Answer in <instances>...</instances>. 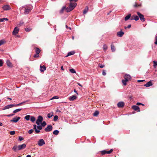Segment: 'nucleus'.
I'll list each match as a JSON object with an SVG mask.
<instances>
[{
  "label": "nucleus",
  "instance_id": "f257e3e1",
  "mask_svg": "<svg viewBox=\"0 0 157 157\" xmlns=\"http://www.w3.org/2000/svg\"><path fill=\"white\" fill-rule=\"evenodd\" d=\"M33 6L31 5L24 6L21 7L20 8V10L21 12L23 10H24V14H28L32 10Z\"/></svg>",
  "mask_w": 157,
  "mask_h": 157
},
{
  "label": "nucleus",
  "instance_id": "f03ea898",
  "mask_svg": "<svg viewBox=\"0 0 157 157\" xmlns=\"http://www.w3.org/2000/svg\"><path fill=\"white\" fill-rule=\"evenodd\" d=\"M26 147V145L23 144L21 145L17 146L15 145L13 147L12 149L15 152H17L18 150H20L25 149Z\"/></svg>",
  "mask_w": 157,
  "mask_h": 157
},
{
  "label": "nucleus",
  "instance_id": "7ed1b4c3",
  "mask_svg": "<svg viewBox=\"0 0 157 157\" xmlns=\"http://www.w3.org/2000/svg\"><path fill=\"white\" fill-rule=\"evenodd\" d=\"M43 127L41 125H36L35 124L33 125V129L35 130V132L36 133H38L40 132V130H41Z\"/></svg>",
  "mask_w": 157,
  "mask_h": 157
},
{
  "label": "nucleus",
  "instance_id": "20e7f679",
  "mask_svg": "<svg viewBox=\"0 0 157 157\" xmlns=\"http://www.w3.org/2000/svg\"><path fill=\"white\" fill-rule=\"evenodd\" d=\"M78 0H70V1L71 2L72 1H74L75 2H71L69 5L70 8H71L72 10H73L76 6L77 4L75 2L78 1Z\"/></svg>",
  "mask_w": 157,
  "mask_h": 157
},
{
  "label": "nucleus",
  "instance_id": "39448f33",
  "mask_svg": "<svg viewBox=\"0 0 157 157\" xmlns=\"http://www.w3.org/2000/svg\"><path fill=\"white\" fill-rule=\"evenodd\" d=\"M137 13L140 20L143 22L144 21L145 19L144 18V16L139 12H137Z\"/></svg>",
  "mask_w": 157,
  "mask_h": 157
},
{
  "label": "nucleus",
  "instance_id": "423d86ee",
  "mask_svg": "<svg viewBox=\"0 0 157 157\" xmlns=\"http://www.w3.org/2000/svg\"><path fill=\"white\" fill-rule=\"evenodd\" d=\"M113 151V150L112 149H111L109 151L104 150L101 151V153L102 155H104L106 154H110Z\"/></svg>",
  "mask_w": 157,
  "mask_h": 157
},
{
  "label": "nucleus",
  "instance_id": "0eeeda50",
  "mask_svg": "<svg viewBox=\"0 0 157 157\" xmlns=\"http://www.w3.org/2000/svg\"><path fill=\"white\" fill-rule=\"evenodd\" d=\"M38 144L40 146H43L45 144L44 141L43 139H41L38 141Z\"/></svg>",
  "mask_w": 157,
  "mask_h": 157
},
{
  "label": "nucleus",
  "instance_id": "6e6552de",
  "mask_svg": "<svg viewBox=\"0 0 157 157\" xmlns=\"http://www.w3.org/2000/svg\"><path fill=\"white\" fill-rule=\"evenodd\" d=\"M52 125H49L44 129V130L46 132H49L52 130Z\"/></svg>",
  "mask_w": 157,
  "mask_h": 157
},
{
  "label": "nucleus",
  "instance_id": "1a4fd4ad",
  "mask_svg": "<svg viewBox=\"0 0 157 157\" xmlns=\"http://www.w3.org/2000/svg\"><path fill=\"white\" fill-rule=\"evenodd\" d=\"M21 119V117H16L13 118V119L11 120L10 121L11 122H14L15 123L17 122L19 119Z\"/></svg>",
  "mask_w": 157,
  "mask_h": 157
},
{
  "label": "nucleus",
  "instance_id": "9d476101",
  "mask_svg": "<svg viewBox=\"0 0 157 157\" xmlns=\"http://www.w3.org/2000/svg\"><path fill=\"white\" fill-rule=\"evenodd\" d=\"M19 29L17 27H16L13 30L12 32L13 35H15L18 33L19 31Z\"/></svg>",
  "mask_w": 157,
  "mask_h": 157
},
{
  "label": "nucleus",
  "instance_id": "9b49d317",
  "mask_svg": "<svg viewBox=\"0 0 157 157\" xmlns=\"http://www.w3.org/2000/svg\"><path fill=\"white\" fill-rule=\"evenodd\" d=\"M124 34V33L122 31V29H121V31L118 32L117 33V35L119 37H121Z\"/></svg>",
  "mask_w": 157,
  "mask_h": 157
},
{
  "label": "nucleus",
  "instance_id": "f8f14e48",
  "mask_svg": "<svg viewBox=\"0 0 157 157\" xmlns=\"http://www.w3.org/2000/svg\"><path fill=\"white\" fill-rule=\"evenodd\" d=\"M14 104H10L7 105L4 107L3 108V110L6 109H9L10 108H12L14 106Z\"/></svg>",
  "mask_w": 157,
  "mask_h": 157
},
{
  "label": "nucleus",
  "instance_id": "ddd939ff",
  "mask_svg": "<svg viewBox=\"0 0 157 157\" xmlns=\"http://www.w3.org/2000/svg\"><path fill=\"white\" fill-rule=\"evenodd\" d=\"M3 9L5 10H10L11 9L10 6L8 5H6L2 7Z\"/></svg>",
  "mask_w": 157,
  "mask_h": 157
},
{
  "label": "nucleus",
  "instance_id": "4468645a",
  "mask_svg": "<svg viewBox=\"0 0 157 157\" xmlns=\"http://www.w3.org/2000/svg\"><path fill=\"white\" fill-rule=\"evenodd\" d=\"M124 79L127 80L128 81L130 80L131 78V77L130 75L128 74H125L124 76Z\"/></svg>",
  "mask_w": 157,
  "mask_h": 157
},
{
  "label": "nucleus",
  "instance_id": "2eb2a0df",
  "mask_svg": "<svg viewBox=\"0 0 157 157\" xmlns=\"http://www.w3.org/2000/svg\"><path fill=\"white\" fill-rule=\"evenodd\" d=\"M124 103L123 101L119 102L117 104V106L119 108L123 107L124 106Z\"/></svg>",
  "mask_w": 157,
  "mask_h": 157
},
{
  "label": "nucleus",
  "instance_id": "dca6fc26",
  "mask_svg": "<svg viewBox=\"0 0 157 157\" xmlns=\"http://www.w3.org/2000/svg\"><path fill=\"white\" fill-rule=\"evenodd\" d=\"M132 109L135 110L137 111L138 112L140 111L139 107L136 105H133L132 106Z\"/></svg>",
  "mask_w": 157,
  "mask_h": 157
},
{
  "label": "nucleus",
  "instance_id": "f3484780",
  "mask_svg": "<svg viewBox=\"0 0 157 157\" xmlns=\"http://www.w3.org/2000/svg\"><path fill=\"white\" fill-rule=\"evenodd\" d=\"M40 70L41 72H43L46 70V67L44 65L40 66Z\"/></svg>",
  "mask_w": 157,
  "mask_h": 157
},
{
  "label": "nucleus",
  "instance_id": "a211bd4d",
  "mask_svg": "<svg viewBox=\"0 0 157 157\" xmlns=\"http://www.w3.org/2000/svg\"><path fill=\"white\" fill-rule=\"evenodd\" d=\"M146 87H149L152 85V82L151 81L148 82L146 84L144 85Z\"/></svg>",
  "mask_w": 157,
  "mask_h": 157
},
{
  "label": "nucleus",
  "instance_id": "6ab92c4d",
  "mask_svg": "<svg viewBox=\"0 0 157 157\" xmlns=\"http://www.w3.org/2000/svg\"><path fill=\"white\" fill-rule=\"evenodd\" d=\"M76 98V96L75 95H73L72 96H70L69 98V99L70 101H73Z\"/></svg>",
  "mask_w": 157,
  "mask_h": 157
},
{
  "label": "nucleus",
  "instance_id": "aec40b11",
  "mask_svg": "<svg viewBox=\"0 0 157 157\" xmlns=\"http://www.w3.org/2000/svg\"><path fill=\"white\" fill-rule=\"evenodd\" d=\"M130 20H135L136 21H137L139 20V17H138V16H136V15L133 16V17L132 18H131Z\"/></svg>",
  "mask_w": 157,
  "mask_h": 157
},
{
  "label": "nucleus",
  "instance_id": "412c9836",
  "mask_svg": "<svg viewBox=\"0 0 157 157\" xmlns=\"http://www.w3.org/2000/svg\"><path fill=\"white\" fill-rule=\"evenodd\" d=\"M37 120V122H38V121H39L40 122H41L43 120V117L41 116H39L38 117V119Z\"/></svg>",
  "mask_w": 157,
  "mask_h": 157
},
{
  "label": "nucleus",
  "instance_id": "4be33fe9",
  "mask_svg": "<svg viewBox=\"0 0 157 157\" xmlns=\"http://www.w3.org/2000/svg\"><path fill=\"white\" fill-rule=\"evenodd\" d=\"M75 52L73 51L69 52H68L67 55L66 56V57H67L68 56H69L74 55L75 54Z\"/></svg>",
  "mask_w": 157,
  "mask_h": 157
},
{
  "label": "nucleus",
  "instance_id": "5701e85b",
  "mask_svg": "<svg viewBox=\"0 0 157 157\" xmlns=\"http://www.w3.org/2000/svg\"><path fill=\"white\" fill-rule=\"evenodd\" d=\"M6 63L7 66L9 67H12V64L9 60H7Z\"/></svg>",
  "mask_w": 157,
  "mask_h": 157
},
{
  "label": "nucleus",
  "instance_id": "b1692460",
  "mask_svg": "<svg viewBox=\"0 0 157 157\" xmlns=\"http://www.w3.org/2000/svg\"><path fill=\"white\" fill-rule=\"evenodd\" d=\"M131 16V14H128L124 18V20L125 21H127L130 18V17Z\"/></svg>",
  "mask_w": 157,
  "mask_h": 157
},
{
  "label": "nucleus",
  "instance_id": "393cba45",
  "mask_svg": "<svg viewBox=\"0 0 157 157\" xmlns=\"http://www.w3.org/2000/svg\"><path fill=\"white\" fill-rule=\"evenodd\" d=\"M72 10V9H71V8H70V7L69 6L68 7H67V8H66V9H65L66 11L67 12H70Z\"/></svg>",
  "mask_w": 157,
  "mask_h": 157
},
{
  "label": "nucleus",
  "instance_id": "a878e982",
  "mask_svg": "<svg viewBox=\"0 0 157 157\" xmlns=\"http://www.w3.org/2000/svg\"><path fill=\"white\" fill-rule=\"evenodd\" d=\"M128 81V80H126L125 79H123L122 80V83H123L124 85V86H126V85L127 82Z\"/></svg>",
  "mask_w": 157,
  "mask_h": 157
},
{
  "label": "nucleus",
  "instance_id": "bb28decb",
  "mask_svg": "<svg viewBox=\"0 0 157 157\" xmlns=\"http://www.w3.org/2000/svg\"><path fill=\"white\" fill-rule=\"evenodd\" d=\"M111 49L112 52H113L115 51V48L114 46L112 44L111 45Z\"/></svg>",
  "mask_w": 157,
  "mask_h": 157
},
{
  "label": "nucleus",
  "instance_id": "cd10ccee",
  "mask_svg": "<svg viewBox=\"0 0 157 157\" xmlns=\"http://www.w3.org/2000/svg\"><path fill=\"white\" fill-rule=\"evenodd\" d=\"M88 10V8L86 7V8L83 10V13L85 14L87 13Z\"/></svg>",
  "mask_w": 157,
  "mask_h": 157
},
{
  "label": "nucleus",
  "instance_id": "c85d7f7f",
  "mask_svg": "<svg viewBox=\"0 0 157 157\" xmlns=\"http://www.w3.org/2000/svg\"><path fill=\"white\" fill-rule=\"evenodd\" d=\"M21 110V109H17L14 110L13 111V113H16L20 111Z\"/></svg>",
  "mask_w": 157,
  "mask_h": 157
},
{
  "label": "nucleus",
  "instance_id": "c756f323",
  "mask_svg": "<svg viewBox=\"0 0 157 157\" xmlns=\"http://www.w3.org/2000/svg\"><path fill=\"white\" fill-rule=\"evenodd\" d=\"M40 52V49L38 48H36V53L39 54Z\"/></svg>",
  "mask_w": 157,
  "mask_h": 157
},
{
  "label": "nucleus",
  "instance_id": "7c9ffc66",
  "mask_svg": "<svg viewBox=\"0 0 157 157\" xmlns=\"http://www.w3.org/2000/svg\"><path fill=\"white\" fill-rule=\"evenodd\" d=\"M59 133V131L58 130H55L53 132V134L55 135H57Z\"/></svg>",
  "mask_w": 157,
  "mask_h": 157
},
{
  "label": "nucleus",
  "instance_id": "2f4dec72",
  "mask_svg": "<svg viewBox=\"0 0 157 157\" xmlns=\"http://www.w3.org/2000/svg\"><path fill=\"white\" fill-rule=\"evenodd\" d=\"M4 20L6 21H8V19L7 18H0V22H2L4 21Z\"/></svg>",
  "mask_w": 157,
  "mask_h": 157
},
{
  "label": "nucleus",
  "instance_id": "473e14b6",
  "mask_svg": "<svg viewBox=\"0 0 157 157\" xmlns=\"http://www.w3.org/2000/svg\"><path fill=\"white\" fill-rule=\"evenodd\" d=\"M99 113L98 111H96L93 114V115L94 116H97Z\"/></svg>",
  "mask_w": 157,
  "mask_h": 157
},
{
  "label": "nucleus",
  "instance_id": "72a5a7b5",
  "mask_svg": "<svg viewBox=\"0 0 157 157\" xmlns=\"http://www.w3.org/2000/svg\"><path fill=\"white\" fill-rule=\"evenodd\" d=\"M30 117V115H26L25 117V119L27 121H29V120Z\"/></svg>",
  "mask_w": 157,
  "mask_h": 157
},
{
  "label": "nucleus",
  "instance_id": "f704fd0d",
  "mask_svg": "<svg viewBox=\"0 0 157 157\" xmlns=\"http://www.w3.org/2000/svg\"><path fill=\"white\" fill-rule=\"evenodd\" d=\"M70 71L72 73H75L76 72L74 69L72 68L70 69Z\"/></svg>",
  "mask_w": 157,
  "mask_h": 157
},
{
  "label": "nucleus",
  "instance_id": "c9c22d12",
  "mask_svg": "<svg viewBox=\"0 0 157 157\" xmlns=\"http://www.w3.org/2000/svg\"><path fill=\"white\" fill-rule=\"evenodd\" d=\"M30 120L32 122H34L35 121V118L33 116H32L30 118Z\"/></svg>",
  "mask_w": 157,
  "mask_h": 157
},
{
  "label": "nucleus",
  "instance_id": "e433bc0d",
  "mask_svg": "<svg viewBox=\"0 0 157 157\" xmlns=\"http://www.w3.org/2000/svg\"><path fill=\"white\" fill-rule=\"evenodd\" d=\"M153 63H154V65H153L154 67H156L157 66V61H154Z\"/></svg>",
  "mask_w": 157,
  "mask_h": 157
},
{
  "label": "nucleus",
  "instance_id": "4c0bfd02",
  "mask_svg": "<svg viewBox=\"0 0 157 157\" xmlns=\"http://www.w3.org/2000/svg\"><path fill=\"white\" fill-rule=\"evenodd\" d=\"M58 118V117L57 115H56L54 117L53 120L54 121H57Z\"/></svg>",
  "mask_w": 157,
  "mask_h": 157
},
{
  "label": "nucleus",
  "instance_id": "58836bf2",
  "mask_svg": "<svg viewBox=\"0 0 157 157\" xmlns=\"http://www.w3.org/2000/svg\"><path fill=\"white\" fill-rule=\"evenodd\" d=\"M66 9V7L65 6H63L61 10L60 11V13H62L63 12V11L65 10Z\"/></svg>",
  "mask_w": 157,
  "mask_h": 157
},
{
  "label": "nucleus",
  "instance_id": "ea45409f",
  "mask_svg": "<svg viewBox=\"0 0 157 157\" xmlns=\"http://www.w3.org/2000/svg\"><path fill=\"white\" fill-rule=\"evenodd\" d=\"M108 48L106 44H104L103 46V49L104 50H106Z\"/></svg>",
  "mask_w": 157,
  "mask_h": 157
},
{
  "label": "nucleus",
  "instance_id": "a19ab883",
  "mask_svg": "<svg viewBox=\"0 0 157 157\" xmlns=\"http://www.w3.org/2000/svg\"><path fill=\"white\" fill-rule=\"evenodd\" d=\"M46 125V122L45 121H43V123L41 124V125L42 127H44Z\"/></svg>",
  "mask_w": 157,
  "mask_h": 157
},
{
  "label": "nucleus",
  "instance_id": "79ce46f5",
  "mask_svg": "<svg viewBox=\"0 0 157 157\" xmlns=\"http://www.w3.org/2000/svg\"><path fill=\"white\" fill-rule=\"evenodd\" d=\"M52 114L51 113H48L47 115V117L48 118H51L52 117Z\"/></svg>",
  "mask_w": 157,
  "mask_h": 157
},
{
  "label": "nucleus",
  "instance_id": "37998d69",
  "mask_svg": "<svg viewBox=\"0 0 157 157\" xmlns=\"http://www.w3.org/2000/svg\"><path fill=\"white\" fill-rule=\"evenodd\" d=\"M32 29H31V28H26L25 29V30L27 32H29V31H30V30H31Z\"/></svg>",
  "mask_w": 157,
  "mask_h": 157
},
{
  "label": "nucleus",
  "instance_id": "c03bdc74",
  "mask_svg": "<svg viewBox=\"0 0 157 157\" xmlns=\"http://www.w3.org/2000/svg\"><path fill=\"white\" fill-rule=\"evenodd\" d=\"M59 98V97L57 96H55L53 97L52 98L51 100L54 99H58Z\"/></svg>",
  "mask_w": 157,
  "mask_h": 157
},
{
  "label": "nucleus",
  "instance_id": "a18cd8bd",
  "mask_svg": "<svg viewBox=\"0 0 157 157\" xmlns=\"http://www.w3.org/2000/svg\"><path fill=\"white\" fill-rule=\"evenodd\" d=\"M33 131V129H31L30 130H29L28 131V133L29 134H31L32 133Z\"/></svg>",
  "mask_w": 157,
  "mask_h": 157
},
{
  "label": "nucleus",
  "instance_id": "49530a36",
  "mask_svg": "<svg viewBox=\"0 0 157 157\" xmlns=\"http://www.w3.org/2000/svg\"><path fill=\"white\" fill-rule=\"evenodd\" d=\"M98 66L101 68H103L105 67L104 65H102L101 64H99Z\"/></svg>",
  "mask_w": 157,
  "mask_h": 157
},
{
  "label": "nucleus",
  "instance_id": "de8ad7c7",
  "mask_svg": "<svg viewBox=\"0 0 157 157\" xmlns=\"http://www.w3.org/2000/svg\"><path fill=\"white\" fill-rule=\"evenodd\" d=\"M24 24V22L23 21H21L19 23L18 25L19 26H21L22 25Z\"/></svg>",
  "mask_w": 157,
  "mask_h": 157
},
{
  "label": "nucleus",
  "instance_id": "09e8293b",
  "mask_svg": "<svg viewBox=\"0 0 157 157\" xmlns=\"http://www.w3.org/2000/svg\"><path fill=\"white\" fill-rule=\"evenodd\" d=\"M4 43V41L3 40H0V46L2 45Z\"/></svg>",
  "mask_w": 157,
  "mask_h": 157
},
{
  "label": "nucleus",
  "instance_id": "8fccbe9b",
  "mask_svg": "<svg viewBox=\"0 0 157 157\" xmlns=\"http://www.w3.org/2000/svg\"><path fill=\"white\" fill-rule=\"evenodd\" d=\"M10 134L11 135H13L15 134V132L14 131L10 132Z\"/></svg>",
  "mask_w": 157,
  "mask_h": 157
},
{
  "label": "nucleus",
  "instance_id": "3c124183",
  "mask_svg": "<svg viewBox=\"0 0 157 157\" xmlns=\"http://www.w3.org/2000/svg\"><path fill=\"white\" fill-rule=\"evenodd\" d=\"M23 139H24V138L22 137H21V136H19V140L20 141H22V140H23Z\"/></svg>",
  "mask_w": 157,
  "mask_h": 157
},
{
  "label": "nucleus",
  "instance_id": "603ef678",
  "mask_svg": "<svg viewBox=\"0 0 157 157\" xmlns=\"http://www.w3.org/2000/svg\"><path fill=\"white\" fill-rule=\"evenodd\" d=\"M39 56V54L36 53V54L33 56V57L34 58L38 57Z\"/></svg>",
  "mask_w": 157,
  "mask_h": 157
},
{
  "label": "nucleus",
  "instance_id": "864d4df0",
  "mask_svg": "<svg viewBox=\"0 0 157 157\" xmlns=\"http://www.w3.org/2000/svg\"><path fill=\"white\" fill-rule=\"evenodd\" d=\"M3 65V61L1 59H0V67H1Z\"/></svg>",
  "mask_w": 157,
  "mask_h": 157
},
{
  "label": "nucleus",
  "instance_id": "5fc2aeb1",
  "mask_svg": "<svg viewBox=\"0 0 157 157\" xmlns=\"http://www.w3.org/2000/svg\"><path fill=\"white\" fill-rule=\"evenodd\" d=\"M36 124H37V125H39L41 123V122H40L39 121H38L37 122V120H36Z\"/></svg>",
  "mask_w": 157,
  "mask_h": 157
},
{
  "label": "nucleus",
  "instance_id": "6e6d98bb",
  "mask_svg": "<svg viewBox=\"0 0 157 157\" xmlns=\"http://www.w3.org/2000/svg\"><path fill=\"white\" fill-rule=\"evenodd\" d=\"M14 115V114H10L7 115H6V116L8 117H12V116H13Z\"/></svg>",
  "mask_w": 157,
  "mask_h": 157
},
{
  "label": "nucleus",
  "instance_id": "4d7b16f0",
  "mask_svg": "<svg viewBox=\"0 0 157 157\" xmlns=\"http://www.w3.org/2000/svg\"><path fill=\"white\" fill-rule=\"evenodd\" d=\"M102 74L103 75H106V73L105 71H103Z\"/></svg>",
  "mask_w": 157,
  "mask_h": 157
},
{
  "label": "nucleus",
  "instance_id": "13d9d810",
  "mask_svg": "<svg viewBox=\"0 0 157 157\" xmlns=\"http://www.w3.org/2000/svg\"><path fill=\"white\" fill-rule=\"evenodd\" d=\"M131 25H128L127 27V28H130L131 27Z\"/></svg>",
  "mask_w": 157,
  "mask_h": 157
},
{
  "label": "nucleus",
  "instance_id": "bf43d9fd",
  "mask_svg": "<svg viewBox=\"0 0 157 157\" xmlns=\"http://www.w3.org/2000/svg\"><path fill=\"white\" fill-rule=\"evenodd\" d=\"M66 28H67V29H70V30H71V27H68L67 26V25H66Z\"/></svg>",
  "mask_w": 157,
  "mask_h": 157
},
{
  "label": "nucleus",
  "instance_id": "052dcab7",
  "mask_svg": "<svg viewBox=\"0 0 157 157\" xmlns=\"http://www.w3.org/2000/svg\"><path fill=\"white\" fill-rule=\"evenodd\" d=\"M144 81V80H138L137 81V82H142Z\"/></svg>",
  "mask_w": 157,
  "mask_h": 157
},
{
  "label": "nucleus",
  "instance_id": "680f3d73",
  "mask_svg": "<svg viewBox=\"0 0 157 157\" xmlns=\"http://www.w3.org/2000/svg\"><path fill=\"white\" fill-rule=\"evenodd\" d=\"M74 92L75 93H76V94L77 95H78V92H77V91H76V89H75L74 90Z\"/></svg>",
  "mask_w": 157,
  "mask_h": 157
},
{
  "label": "nucleus",
  "instance_id": "e2e57ef3",
  "mask_svg": "<svg viewBox=\"0 0 157 157\" xmlns=\"http://www.w3.org/2000/svg\"><path fill=\"white\" fill-rule=\"evenodd\" d=\"M140 6L139 5H137L136 4H135L134 5V6L135 7H137L138 6Z\"/></svg>",
  "mask_w": 157,
  "mask_h": 157
},
{
  "label": "nucleus",
  "instance_id": "0e129e2a",
  "mask_svg": "<svg viewBox=\"0 0 157 157\" xmlns=\"http://www.w3.org/2000/svg\"><path fill=\"white\" fill-rule=\"evenodd\" d=\"M141 103H140V102H137V103H136V105H141Z\"/></svg>",
  "mask_w": 157,
  "mask_h": 157
},
{
  "label": "nucleus",
  "instance_id": "69168bd1",
  "mask_svg": "<svg viewBox=\"0 0 157 157\" xmlns=\"http://www.w3.org/2000/svg\"><path fill=\"white\" fill-rule=\"evenodd\" d=\"M61 69L62 70H64V69H63V66H62L61 67Z\"/></svg>",
  "mask_w": 157,
  "mask_h": 157
},
{
  "label": "nucleus",
  "instance_id": "338daca9",
  "mask_svg": "<svg viewBox=\"0 0 157 157\" xmlns=\"http://www.w3.org/2000/svg\"><path fill=\"white\" fill-rule=\"evenodd\" d=\"M14 106H18L20 105L19 103L16 105H14Z\"/></svg>",
  "mask_w": 157,
  "mask_h": 157
},
{
  "label": "nucleus",
  "instance_id": "774afa93",
  "mask_svg": "<svg viewBox=\"0 0 157 157\" xmlns=\"http://www.w3.org/2000/svg\"><path fill=\"white\" fill-rule=\"evenodd\" d=\"M26 157H31L30 155H27Z\"/></svg>",
  "mask_w": 157,
  "mask_h": 157
}]
</instances>
